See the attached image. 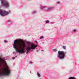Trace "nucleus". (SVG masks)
<instances>
[{
    "label": "nucleus",
    "mask_w": 79,
    "mask_h": 79,
    "mask_svg": "<svg viewBox=\"0 0 79 79\" xmlns=\"http://www.w3.org/2000/svg\"><path fill=\"white\" fill-rule=\"evenodd\" d=\"M46 23H49V21L48 20H47L46 21Z\"/></svg>",
    "instance_id": "11"
},
{
    "label": "nucleus",
    "mask_w": 79,
    "mask_h": 79,
    "mask_svg": "<svg viewBox=\"0 0 79 79\" xmlns=\"http://www.w3.org/2000/svg\"><path fill=\"white\" fill-rule=\"evenodd\" d=\"M57 3H58V4H60V2H57Z\"/></svg>",
    "instance_id": "14"
},
{
    "label": "nucleus",
    "mask_w": 79,
    "mask_h": 79,
    "mask_svg": "<svg viewBox=\"0 0 79 79\" xmlns=\"http://www.w3.org/2000/svg\"><path fill=\"white\" fill-rule=\"evenodd\" d=\"M40 39H44V36H41L40 38Z\"/></svg>",
    "instance_id": "10"
},
{
    "label": "nucleus",
    "mask_w": 79,
    "mask_h": 79,
    "mask_svg": "<svg viewBox=\"0 0 79 79\" xmlns=\"http://www.w3.org/2000/svg\"><path fill=\"white\" fill-rule=\"evenodd\" d=\"M74 32H75L76 31V30H74Z\"/></svg>",
    "instance_id": "18"
},
{
    "label": "nucleus",
    "mask_w": 79,
    "mask_h": 79,
    "mask_svg": "<svg viewBox=\"0 0 79 79\" xmlns=\"http://www.w3.org/2000/svg\"><path fill=\"white\" fill-rule=\"evenodd\" d=\"M9 12L5 10H0V15L1 16H6L8 15Z\"/></svg>",
    "instance_id": "6"
},
{
    "label": "nucleus",
    "mask_w": 79,
    "mask_h": 79,
    "mask_svg": "<svg viewBox=\"0 0 79 79\" xmlns=\"http://www.w3.org/2000/svg\"><path fill=\"white\" fill-rule=\"evenodd\" d=\"M36 12V11H33V13H35Z\"/></svg>",
    "instance_id": "16"
},
{
    "label": "nucleus",
    "mask_w": 79,
    "mask_h": 79,
    "mask_svg": "<svg viewBox=\"0 0 79 79\" xmlns=\"http://www.w3.org/2000/svg\"><path fill=\"white\" fill-rule=\"evenodd\" d=\"M12 59H13V60H15V57H13V58H12Z\"/></svg>",
    "instance_id": "15"
},
{
    "label": "nucleus",
    "mask_w": 79,
    "mask_h": 79,
    "mask_svg": "<svg viewBox=\"0 0 79 79\" xmlns=\"http://www.w3.org/2000/svg\"><path fill=\"white\" fill-rule=\"evenodd\" d=\"M0 7H1V6H0Z\"/></svg>",
    "instance_id": "22"
},
{
    "label": "nucleus",
    "mask_w": 79,
    "mask_h": 79,
    "mask_svg": "<svg viewBox=\"0 0 79 79\" xmlns=\"http://www.w3.org/2000/svg\"><path fill=\"white\" fill-rule=\"evenodd\" d=\"M69 79H76L75 77H69Z\"/></svg>",
    "instance_id": "7"
},
{
    "label": "nucleus",
    "mask_w": 79,
    "mask_h": 79,
    "mask_svg": "<svg viewBox=\"0 0 79 79\" xmlns=\"http://www.w3.org/2000/svg\"><path fill=\"white\" fill-rule=\"evenodd\" d=\"M13 48L15 49L17 52L20 53H24L25 50L24 48L26 47V44L24 41L21 43V40H15L13 44Z\"/></svg>",
    "instance_id": "1"
},
{
    "label": "nucleus",
    "mask_w": 79,
    "mask_h": 79,
    "mask_svg": "<svg viewBox=\"0 0 79 79\" xmlns=\"http://www.w3.org/2000/svg\"><path fill=\"white\" fill-rule=\"evenodd\" d=\"M45 7H44V6H43V8H45Z\"/></svg>",
    "instance_id": "17"
},
{
    "label": "nucleus",
    "mask_w": 79,
    "mask_h": 79,
    "mask_svg": "<svg viewBox=\"0 0 79 79\" xmlns=\"http://www.w3.org/2000/svg\"><path fill=\"white\" fill-rule=\"evenodd\" d=\"M37 47V45H36L35 46V45L33 44L31 45V48L30 47L28 46L26 49L27 51V53H28L31 51V49L32 50H34L35 48V47Z\"/></svg>",
    "instance_id": "4"
},
{
    "label": "nucleus",
    "mask_w": 79,
    "mask_h": 79,
    "mask_svg": "<svg viewBox=\"0 0 79 79\" xmlns=\"http://www.w3.org/2000/svg\"><path fill=\"white\" fill-rule=\"evenodd\" d=\"M13 53H15V52H13Z\"/></svg>",
    "instance_id": "20"
},
{
    "label": "nucleus",
    "mask_w": 79,
    "mask_h": 79,
    "mask_svg": "<svg viewBox=\"0 0 79 79\" xmlns=\"http://www.w3.org/2000/svg\"><path fill=\"white\" fill-rule=\"evenodd\" d=\"M16 57H17V56H15V58H16Z\"/></svg>",
    "instance_id": "19"
},
{
    "label": "nucleus",
    "mask_w": 79,
    "mask_h": 79,
    "mask_svg": "<svg viewBox=\"0 0 79 79\" xmlns=\"http://www.w3.org/2000/svg\"><path fill=\"white\" fill-rule=\"evenodd\" d=\"M37 76L39 77H40V74L38 72H37Z\"/></svg>",
    "instance_id": "8"
},
{
    "label": "nucleus",
    "mask_w": 79,
    "mask_h": 79,
    "mask_svg": "<svg viewBox=\"0 0 79 79\" xmlns=\"http://www.w3.org/2000/svg\"><path fill=\"white\" fill-rule=\"evenodd\" d=\"M4 42L5 43H7L8 42V41H7L4 40Z\"/></svg>",
    "instance_id": "13"
},
{
    "label": "nucleus",
    "mask_w": 79,
    "mask_h": 79,
    "mask_svg": "<svg viewBox=\"0 0 79 79\" xmlns=\"http://www.w3.org/2000/svg\"><path fill=\"white\" fill-rule=\"evenodd\" d=\"M1 3L3 6H6V7H8L9 6V3L8 1L6 0H3L1 1Z\"/></svg>",
    "instance_id": "5"
},
{
    "label": "nucleus",
    "mask_w": 79,
    "mask_h": 79,
    "mask_svg": "<svg viewBox=\"0 0 79 79\" xmlns=\"http://www.w3.org/2000/svg\"><path fill=\"white\" fill-rule=\"evenodd\" d=\"M42 51H44V50H42Z\"/></svg>",
    "instance_id": "21"
},
{
    "label": "nucleus",
    "mask_w": 79,
    "mask_h": 79,
    "mask_svg": "<svg viewBox=\"0 0 79 79\" xmlns=\"http://www.w3.org/2000/svg\"><path fill=\"white\" fill-rule=\"evenodd\" d=\"M3 61L5 62L6 66V68L2 69V72H0V76H9L10 74V71L9 70L6 61L5 60H3Z\"/></svg>",
    "instance_id": "2"
},
{
    "label": "nucleus",
    "mask_w": 79,
    "mask_h": 79,
    "mask_svg": "<svg viewBox=\"0 0 79 79\" xmlns=\"http://www.w3.org/2000/svg\"><path fill=\"white\" fill-rule=\"evenodd\" d=\"M64 49V50H66V46H64L62 47Z\"/></svg>",
    "instance_id": "9"
},
{
    "label": "nucleus",
    "mask_w": 79,
    "mask_h": 79,
    "mask_svg": "<svg viewBox=\"0 0 79 79\" xmlns=\"http://www.w3.org/2000/svg\"><path fill=\"white\" fill-rule=\"evenodd\" d=\"M53 52H55V51H56V49H53Z\"/></svg>",
    "instance_id": "12"
},
{
    "label": "nucleus",
    "mask_w": 79,
    "mask_h": 79,
    "mask_svg": "<svg viewBox=\"0 0 79 79\" xmlns=\"http://www.w3.org/2000/svg\"><path fill=\"white\" fill-rule=\"evenodd\" d=\"M66 52H64L63 51H59L58 52V56L59 59H63L64 58V56L66 55Z\"/></svg>",
    "instance_id": "3"
}]
</instances>
